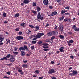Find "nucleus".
<instances>
[{
    "mask_svg": "<svg viewBox=\"0 0 79 79\" xmlns=\"http://www.w3.org/2000/svg\"><path fill=\"white\" fill-rule=\"evenodd\" d=\"M70 15V13H65L64 15Z\"/></svg>",
    "mask_w": 79,
    "mask_h": 79,
    "instance_id": "53",
    "label": "nucleus"
},
{
    "mask_svg": "<svg viewBox=\"0 0 79 79\" xmlns=\"http://www.w3.org/2000/svg\"><path fill=\"white\" fill-rule=\"evenodd\" d=\"M56 32V31L55 30H54L52 31V35L53 34V35H54V34H55Z\"/></svg>",
    "mask_w": 79,
    "mask_h": 79,
    "instance_id": "47",
    "label": "nucleus"
},
{
    "mask_svg": "<svg viewBox=\"0 0 79 79\" xmlns=\"http://www.w3.org/2000/svg\"><path fill=\"white\" fill-rule=\"evenodd\" d=\"M12 63H10V64H6V65L7 66H11L12 65Z\"/></svg>",
    "mask_w": 79,
    "mask_h": 79,
    "instance_id": "45",
    "label": "nucleus"
},
{
    "mask_svg": "<svg viewBox=\"0 0 79 79\" xmlns=\"http://www.w3.org/2000/svg\"><path fill=\"white\" fill-rule=\"evenodd\" d=\"M64 47H60V48L59 49V50H60L61 52L64 53Z\"/></svg>",
    "mask_w": 79,
    "mask_h": 79,
    "instance_id": "12",
    "label": "nucleus"
},
{
    "mask_svg": "<svg viewBox=\"0 0 79 79\" xmlns=\"http://www.w3.org/2000/svg\"><path fill=\"white\" fill-rule=\"evenodd\" d=\"M21 55L22 56H23L25 55V52L24 51H21Z\"/></svg>",
    "mask_w": 79,
    "mask_h": 79,
    "instance_id": "14",
    "label": "nucleus"
},
{
    "mask_svg": "<svg viewBox=\"0 0 79 79\" xmlns=\"http://www.w3.org/2000/svg\"><path fill=\"white\" fill-rule=\"evenodd\" d=\"M28 31H29V32H28V33H27V34H28V35L30 34V33H31V31H30V30H28Z\"/></svg>",
    "mask_w": 79,
    "mask_h": 79,
    "instance_id": "57",
    "label": "nucleus"
},
{
    "mask_svg": "<svg viewBox=\"0 0 79 79\" xmlns=\"http://www.w3.org/2000/svg\"><path fill=\"white\" fill-rule=\"evenodd\" d=\"M31 2L30 0H24L23 2V3L28 4Z\"/></svg>",
    "mask_w": 79,
    "mask_h": 79,
    "instance_id": "11",
    "label": "nucleus"
},
{
    "mask_svg": "<svg viewBox=\"0 0 79 79\" xmlns=\"http://www.w3.org/2000/svg\"><path fill=\"white\" fill-rule=\"evenodd\" d=\"M43 50L44 51H47L48 50V49H43Z\"/></svg>",
    "mask_w": 79,
    "mask_h": 79,
    "instance_id": "49",
    "label": "nucleus"
},
{
    "mask_svg": "<svg viewBox=\"0 0 79 79\" xmlns=\"http://www.w3.org/2000/svg\"><path fill=\"white\" fill-rule=\"evenodd\" d=\"M44 34L43 33H38L35 36V37L37 38H40Z\"/></svg>",
    "mask_w": 79,
    "mask_h": 79,
    "instance_id": "3",
    "label": "nucleus"
},
{
    "mask_svg": "<svg viewBox=\"0 0 79 79\" xmlns=\"http://www.w3.org/2000/svg\"><path fill=\"white\" fill-rule=\"evenodd\" d=\"M19 30V29L18 28H17L15 29V31H18Z\"/></svg>",
    "mask_w": 79,
    "mask_h": 79,
    "instance_id": "55",
    "label": "nucleus"
},
{
    "mask_svg": "<svg viewBox=\"0 0 79 79\" xmlns=\"http://www.w3.org/2000/svg\"><path fill=\"white\" fill-rule=\"evenodd\" d=\"M6 13H3V16L4 17H6Z\"/></svg>",
    "mask_w": 79,
    "mask_h": 79,
    "instance_id": "42",
    "label": "nucleus"
},
{
    "mask_svg": "<svg viewBox=\"0 0 79 79\" xmlns=\"http://www.w3.org/2000/svg\"><path fill=\"white\" fill-rule=\"evenodd\" d=\"M36 10H37V12H39L41 10V9L40 7H38L37 8Z\"/></svg>",
    "mask_w": 79,
    "mask_h": 79,
    "instance_id": "25",
    "label": "nucleus"
},
{
    "mask_svg": "<svg viewBox=\"0 0 79 79\" xmlns=\"http://www.w3.org/2000/svg\"><path fill=\"white\" fill-rule=\"evenodd\" d=\"M34 49H35L34 46H31V50H33Z\"/></svg>",
    "mask_w": 79,
    "mask_h": 79,
    "instance_id": "39",
    "label": "nucleus"
},
{
    "mask_svg": "<svg viewBox=\"0 0 79 79\" xmlns=\"http://www.w3.org/2000/svg\"><path fill=\"white\" fill-rule=\"evenodd\" d=\"M65 9H67L68 10H69V7H65Z\"/></svg>",
    "mask_w": 79,
    "mask_h": 79,
    "instance_id": "54",
    "label": "nucleus"
},
{
    "mask_svg": "<svg viewBox=\"0 0 79 79\" xmlns=\"http://www.w3.org/2000/svg\"><path fill=\"white\" fill-rule=\"evenodd\" d=\"M42 44V41H39L38 42V44L39 45H40Z\"/></svg>",
    "mask_w": 79,
    "mask_h": 79,
    "instance_id": "36",
    "label": "nucleus"
},
{
    "mask_svg": "<svg viewBox=\"0 0 79 79\" xmlns=\"http://www.w3.org/2000/svg\"><path fill=\"white\" fill-rule=\"evenodd\" d=\"M22 67L23 68H28V65L27 64H23V65H22Z\"/></svg>",
    "mask_w": 79,
    "mask_h": 79,
    "instance_id": "18",
    "label": "nucleus"
},
{
    "mask_svg": "<svg viewBox=\"0 0 79 79\" xmlns=\"http://www.w3.org/2000/svg\"><path fill=\"white\" fill-rule=\"evenodd\" d=\"M46 42H51V41L50 40H49L48 39H47L46 40Z\"/></svg>",
    "mask_w": 79,
    "mask_h": 79,
    "instance_id": "44",
    "label": "nucleus"
},
{
    "mask_svg": "<svg viewBox=\"0 0 79 79\" xmlns=\"http://www.w3.org/2000/svg\"><path fill=\"white\" fill-rule=\"evenodd\" d=\"M61 0H56V1L58 2H61Z\"/></svg>",
    "mask_w": 79,
    "mask_h": 79,
    "instance_id": "56",
    "label": "nucleus"
},
{
    "mask_svg": "<svg viewBox=\"0 0 79 79\" xmlns=\"http://www.w3.org/2000/svg\"><path fill=\"white\" fill-rule=\"evenodd\" d=\"M37 43V41H32V44H35Z\"/></svg>",
    "mask_w": 79,
    "mask_h": 79,
    "instance_id": "33",
    "label": "nucleus"
},
{
    "mask_svg": "<svg viewBox=\"0 0 79 79\" xmlns=\"http://www.w3.org/2000/svg\"><path fill=\"white\" fill-rule=\"evenodd\" d=\"M9 61L10 62L13 63L15 61V58H10L9 59Z\"/></svg>",
    "mask_w": 79,
    "mask_h": 79,
    "instance_id": "10",
    "label": "nucleus"
},
{
    "mask_svg": "<svg viewBox=\"0 0 79 79\" xmlns=\"http://www.w3.org/2000/svg\"><path fill=\"white\" fill-rule=\"evenodd\" d=\"M37 19H41V20H42L44 18L43 17H41L40 13H38V15L37 16Z\"/></svg>",
    "mask_w": 79,
    "mask_h": 79,
    "instance_id": "5",
    "label": "nucleus"
},
{
    "mask_svg": "<svg viewBox=\"0 0 79 79\" xmlns=\"http://www.w3.org/2000/svg\"><path fill=\"white\" fill-rule=\"evenodd\" d=\"M55 72L54 69H49L48 71V74L49 75L52 74Z\"/></svg>",
    "mask_w": 79,
    "mask_h": 79,
    "instance_id": "4",
    "label": "nucleus"
},
{
    "mask_svg": "<svg viewBox=\"0 0 79 79\" xmlns=\"http://www.w3.org/2000/svg\"><path fill=\"white\" fill-rule=\"evenodd\" d=\"M72 72L73 76H74L75 75H76L77 73V71H74V70H73Z\"/></svg>",
    "mask_w": 79,
    "mask_h": 79,
    "instance_id": "16",
    "label": "nucleus"
},
{
    "mask_svg": "<svg viewBox=\"0 0 79 79\" xmlns=\"http://www.w3.org/2000/svg\"><path fill=\"white\" fill-rule=\"evenodd\" d=\"M65 13V11H63V10H61V15H64V14Z\"/></svg>",
    "mask_w": 79,
    "mask_h": 79,
    "instance_id": "31",
    "label": "nucleus"
},
{
    "mask_svg": "<svg viewBox=\"0 0 79 79\" xmlns=\"http://www.w3.org/2000/svg\"><path fill=\"white\" fill-rule=\"evenodd\" d=\"M55 38V37L53 36H52L51 38V41H52L53 40V39H54V38Z\"/></svg>",
    "mask_w": 79,
    "mask_h": 79,
    "instance_id": "38",
    "label": "nucleus"
},
{
    "mask_svg": "<svg viewBox=\"0 0 79 79\" xmlns=\"http://www.w3.org/2000/svg\"><path fill=\"white\" fill-rule=\"evenodd\" d=\"M35 28L36 29L35 30V31H37L39 29H40L39 27V26H36L35 27Z\"/></svg>",
    "mask_w": 79,
    "mask_h": 79,
    "instance_id": "22",
    "label": "nucleus"
},
{
    "mask_svg": "<svg viewBox=\"0 0 79 79\" xmlns=\"http://www.w3.org/2000/svg\"><path fill=\"white\" fill-rule=\"evenodd\" d=\"M52 12V14H53V15H57V12L56 11L53 12Z\"/></svg>",
    "mask_w": 79,
    "mask_h": 79,
    "instance_id": "23",
    "label": "nucleus"
},
{
    "mask_svg": "<svg viewBox=\"0 0 79 79\" xmlns=\"http://www.w3.org/2000/svg\"><path fill=\"white\" fill-rule=\"evenodd\" d=\"M43 3L44 5H48L49 4L48 0H44Z\"/></svg>",
    "mask_w": 79,
    "mask_h": 79,
    "instance_id": "9",
    "label": "nucleus"
},
{
    "mask_svg": "<svg viewBox=\"0 0 79 79\" xmlns=\"http://www.w3.org/2000/svg\"><path fill=\"white\" fill-rule=\"evenodd\" d=\"M3 78L4 79H10V77H7V76H5L3 77Z\"/></svg>",
    "mask_w": 79,
    "mask_h": 79,
    "instance_id": "35",
    "label": "nucleus"
},
{
    "mask_svg": "<svg viewBox=\"0 0 79 79\" xmlns=\"http://www.w3.org/2000/svg\"><path fill=\"white\" fill-rule=\"evenodd\" d=\"M18 72L21 73L22 72V70H18Z\"/></svg>",
    "mask_w": 79,
    "mask_h": 79,
    "instance_id": "61",
    "label": "nucleus"
},
{
    "mask_svg": "<svg viewBox=\"0 0 79 79\" xmlns=\"http://www.w3.org/2000/svg\"><path fill=\"white\" fill-rule=\"evenodd\" d=\"M40 73V71L39 70H36L34 71V73L35 74H36V73L37 74H38Z\"/></svg>",
    "mask_w": 79,
    "mask_h": 79,
    "instance_id": "19",
    "label": "nucleus"
},
{
    "mask_svg": "<svg viewBox=\"0 0 79 79\" xmlns=\"http://www.w3.org/2000/svg\"><path fill=\"white\" fill-rule=\"evenodd\" d=\"M10 40H8V41H7V42L6 43V44H8L9 43H10Z\"/></svg>",
    "mask_w": 79,
    "mask_h": 79,
    "instance_id": "34",
    "label": "nucleus"
},
{
    "mask_svg": "<svg viewBox=\"0 0 79 79\" xmlns=\"http://www.w3.org/2000/svg\"><path fill=\"white\" fill-rule=\"evenodd\" d=\"M52 32H49L48 33H47V35L49 37L52 36Z\"/></svg>",
    "mask_w": 79,
    "mask_h": 79,
    "instance_id": "13",
    "label": "nucleus"
},
{
    "mask_svg": "<svg viewBox=\"0 0 79 79\" xmlns=\"http://www.w3.org/2000/svg\"><path fill=\"white\" fill-rule=\"evenodd\" d=\"M51 78L52 79H56V78L55 77H52Z\"/></svg>",
    "mask_w": 79,
    "mask_h": 79,
    "instance_id": "64",
    "label": "nucleus"
},
{
    "mask_svg": "<svg viewBox=\"0 0 79 79\" xmlns=\"http://www.w3.org/2000/svg\"><path fill=\"white\" fill-rule=\"evenodd\" d=\"M43 47L44 48H48V46H46V47L43 46Z\"/></svg>",
    "mask_w": 79,
    "mask_h": 79,
    "instance_id": "50",
    "label": "nucleus"
},
{
    "mask_svg": "<svg viewBox=\"0 0 79 79\" xmlns=\"http://www.w3.org/2000/svg\"><path fill=\"white\" fill-rule=\"evenodd\" d=\"M59 34V33H58V32H57V31H56L55 33H54V35H56V36H57Z\"/></svg>",
    "mask_w": 79,
    "mask_h": 79,
    "instance_id": "30",
    "label": "nucleus"
},
{
    "mask_svg": "<svg viewBox=\"0 0 79 79\" xmlns=\"http://www.w3.org/2000/svg\"><path fill=\"white\" fill-rule=\"evenodd\" d=\"M8 22L7 21H5L4 22V23L6 24L8 23Z\"/></svg>",
    "mask_w": 79,
    "mask_h": 79,
    "instance_id": "63",
    "label": "nucleus"
},
{
    "mask_svg": "<svg viewBox=\"0 0 79 79\" xmlns=\"http://www.w3.org/2000/svg\"><path fill=\"white\" fill-rule=\"evenodd\" d=\"M22 34V32H19V35H21V34Z\"/></svg>",
    "mask_w": 79,
    "mask_h": 79,
    "instance_id": "62",
    "label": "nucleus"
},
{
    "mask_svg": "<svg viewBox=\"0 0 79 79\" xmlns=\"http://www.w3.org/2000/svg\"><path fill=\"white\" fill-rule=\"evenodd\" d=\"M11 56L10 58H14V56L13 55H10V56Z\"/></svg>",
    "mask_w": 79,
    "mask_h": 79,
    "instance_id": "60",
    "label": "nucleus"
},
{
    "mask_svg": "<svg viewBox=\"0 0 79 79\" xmlns=\"http://www.w3.org/2000/svg\"><path fill=\"white\" fill-rule=\"evenodd\" d=\"M18 48L17 47H15L14 48V49L15 51H17Z\"/></svg>",
    "mask_w": 79,
    "mask_h": 79,
    "instance_id": "37",
    "label": "nucleus"
},
{
    "mask_svg": "<svg viewBox=\"0 0 79 79\" xmlns=\"http://www.w3.org/2000/svg\"><path fill=\"white\" fill-rule=\"evenodd\" d=\"M13 53L14 54H16V55H17L18 53V52H13Z\"/></svg>",
    "mask_w": 79,
    "mask_h": 79,
    "instance_id": "41",
    "label": "nucleus"
},
{
    "mask_svg": "<svg viewBox=\"0 0 79 79\" xmlns=\"http://www.w3.org/2000/svg\"><path fill=\"white\" fill-rule=\"evenodd\" d=\"M48 43H44L43 45L44 46H47L48 45Z\"/></svg>",
    "mask_w": 79,
    "mask_h": 79,
    "instance_id": "43",
    "label": "nucleus"
},
{
    "mask_svg": "<svg viewBox=\"0 0 79 79\" xmlns=\"http://www.w3.org/2000/svg\"><path fill=\"white\" fill-rule=\"evenodd\" d=\"M19 51H21V50L22 51H25L26 50V51H28L29 49L27 48V46L26 45H24V47L21 46L19 48Z\"/></svg>",
    "mask_w": 79,
    "mask_h": 79,
    "instance_id": "1",
    "label": "nucleus"
},
{
    "mask_svg": "<svg viewBox=\"0 0 79 79\" xmlns=\"http://www.w3.org/2000/svg\"><path fill=\"white\" fill-rule=\"evenodd\" d=\"M68 22L69 23H71V19H68Z\"/></svg>",
    "mask_w": 79,
    "mask_h": 79,
    "instance_id": "58",
    "label": "nucleus"
},
{
    "mask_svg": "<svg viewBox=\"0 0 79 79\" xmlns=\"http://www.w3.org/2000/svg\"><path fill=\"white\" fill-rule=\"evenodd\" d=\"M6 74H8L9 75H10V71H8L6 72Z\"/></svg>",
    "mask_w": 79,
    "mask_h": 79,
    "instance_id": "46",
    "label": "nucleus"
},
{
    "mask_svg": "<svg viewBox=\"0 0 79 79\" xmlns=\"http://www.w3.org/2000/svg\"><path fill=\"white\" fill-rule=\"evenodd\" d=\"M59 37L61 39H64V36L62 35H60L59 36Z\"/></svg>",
    "mask_w": 79,
    "mask_h": 79,
    "instance_id": "21",
    "label": "nucleus"
},
{
    "mask_svg": "<svg viewBox=\"0 0 79 79\" xmlns=\"http://www.w3.org/2000/svg\"><path fill=\"white\" fill-rule=\"evenodd\" d=\"M11 55L10 54H8L6 56V57H4L3 58H2L0 59V60H8V59L7 58H9L10 57Z\"/></svg>",
    "mask_w": 79,
    "mask_h": 79,
    "instance_id": "2",
    "label": "nucleus"
},
{
    "mask_svg": "<svg viewBox=\"0 0 79 79\" xmlns=\"http://www.w3.org/2000/svg\"><path fill=\"white\" fill-rule=\"evenodd\" d=\"M29 26L31 28H35V27L31 25H29Z\"/></svg>",
    "mask_w": 79,
    "mask_h": 79,
    "instance_id": "32",
    "label": "nucleus"
},
{
    "mask_svg": "<svg viewBox=\"0 0 79 79\" xmlns=\"http://www.w3.org/2000/svg\"><path fill=\"white\" fill-rule=\"evenodd\" d=\"M16 38L17 40H18L22 41L24 39V38L23 36H17L16 37Z\"/></svg>",
    "mask_w": 79,
    "mask_h": 79,
    "instance_id": "7",
    "label": "nucleus"
},
{
    "mask_svg": "<svg viewBox=\"0 0 79 79\" xmlns=\"http://www.w3.org/2000/svg\"><path fill=\"white\" fill-rule=\"evenodd\" d=\"M5 38L4 37H2V36H0V42H2L4 41Z\"/></svg>",
    "mask_w": 79,
    "mask_h": 79,
    "instance_id": "15",
    "label": "nucleus"
},
{
    "mask_svg": "<svg viewBox=\"0 0 79 79\" xmlns=\"http://www.w3.org/2000/svg\"><path fill=\"white\" fill-rule=\"evenodd\" d=\"M68 20H69V19L66 18L64 19L63 22H66V21H68Z\"/></svg>",
    "mask_w": 79,
    "mask_h": 79,
    "instance_id": "40",
    "label": "nucleus"
},
{
    "mask_svg": "<svg viewBox=\"0 0 79 79\" xmlns=\"http://www.w3.org/2000/svg\"><path fill=\"white\" fill-rule=\"evenodd\" d=\"M37 5V3L36 2H34L33 3V6H36V5Z\"/></svg>",
    "mask_w": 79,
    "mask_h": 79,
    "instance_id": "27",
    "label": "nucleus"
},
{
    "mask_svg": "<svg viewBox=\"0 0 79 79\" xmlns=\"http://www.w3.org/2000/svg\"><path fill=\"white\" fill-rule=\"evenodd\" d=\"M19 16V13H17L14 16L16 18H17Z\"/></svg>",
    "mask_w": 79,
    "mask_h": 79,
    "instance_id": "20",
    "label": "nucleus"
},
{
    "mask_svg": "<svg viewBox=\"0 0 79 79\" xmlns=\"http://www.w3.org/2000/svg\"><path fill=\"white\" fill-rule=\"evenodd\" d=\"M67 35L68 34H66V33H64V35L65 37L67 36Z\"/></svg>",
    "mask_w": 79,
    "mask_h": 79,
    "instance_id": "51",
    "label": "nucleus"
},
{
    "mask_svg": "<svg viewBox=\"0 0 79 79\" xmlns=\"http://www.w3.org/2000/svg\"><path fill=\"white\" fill-rule=\"evenodd\" d=\"M68 33L69 35H72L73 34L71 32H68Z\"/></svg>",
    "mask_w": 79,
    "mask_h": 79,
    "instance_id": "48",
    "label": "nucleus"
},
{
    "mask_svg": "<svg viewBox=\"0 0 79 79\" xmlns=\"http://www.w3.org/2000/svg\"><path fill=\"white\" fill-rule=\"evenodd\" d=\"M70 57L71 59H74V57L73 56H70Z\"/></svg>",
    "mask_w": 79,
    "mask_h": 79,
    "instance_id": "59",
    "label": "nucleus"
},
{
    "mask_svg": "<svg viewBox=\"0 0 79 79\" xmlns=\"http://www.w3.org/2000/svg\"><path fill=\"white\" fill-rule=\"evenodd\" d=\"M25 23H22L20 24V26L21 27H25Z\"/></svg>",
    "mask_w": 79,
    "mask_h": 79,
    "instance_id": "26",
    "label": "nucleus"
},
{
    "mask_svg": "<svg viewBox=\"0 0 79 79\" xmlns=\"http://www.w3.org/2000/svg\"><path fill=\"white\" fill-rule=\"evenodd\" d=\"M59 30L61 31V32H62L64 31V27L62 25H60L59 27Z\"/></svg>",
    "mask_w": 79,
    "mask_h": 79,
    "instance_id": "6",
    "label": "nucleus"
},
{
    "mask_svg": "<svg viewBox=\"0 0 79 79\" xmlns=\"http://www.w3.org/2000/svg\"><path fill=\"white\" fill-rule=\"evenodd\" d=\"M64 17L62 16V17L59 18V21H63L64 19Z\"/></svg>",
    "mask_w": 79,
    "mask_h": 79,
    "instance_id": "17",
    "label": "nucleus"
},
{
    "mask_svg": "<svg viewBox=\"0 0 79 79\" xmlns=\"http://www.w3.org/2000/svg\"><path fill=\"white\" fill-rule=\"evenodd\" d=\"M72 29H73L75 30V29L76 28H77V27H76V25H74L73 26H72Z\"/></svg>",
    "mask_w": 79,
    "mask_h": 79,
    "instance_id": "28",
    "label": "nucleus"
},
{
    "mask_svg": "<svg viewBox=\"0 0 79 79\" xmlns=\"http://www.w3.org/2000/svg\"><path fill=\"white\" fill-rule=\"evenodd\" d=\"M74 30L75 31H79V28H75Z\"/></svg>",
    "mask_w": 79,
    "mask_h": 79,
    "instance_id": "24",
    "label": "nucleus"
},
{
    "mask_svg": "<svg viewBox=\"0 0 79 79\" xmlns=\"http://www.w3.org/2000/svg\"><path fill=\"white\" fill-rule=\"evenodd\" d=\"M73 40H69V41H67L68 43V45L70 47V46L71 45V44H72L73 43Z\"/></svg>",
    "mask_w": 79,
    "mask_h": 79,
    "instance_id": "8",
    "label": "nucleus"
},
{
    "mask_svg": "<svg viewBox=\"0 0 79 79\" xmlns=\"http://www.w3.org/2000/svg\"><path fill=\"white\" fill-rule=\"evenodd\" d=\"M49 9H52L53 7H52V6H49Z\"/></svg>",
    "mask_w": 79,
    "mask_h": 79,
    "instance_id": "52",
    "label": "nucleus"
},
{
    "mask_svg": "<svg viewBox=\"0 0 79 79\" xmlns=\"http://www.w3.org/2000/svg\"><path fill=\"white\" fill-rule=\"evenodd\" d=\"M48 16H54V15H53V13L52 12V13H50V14L49 15H48Z\"/></svg>",
    "mask_w": 79,
    "mask_h": 79,
    "instance_id": "29",
    "label": "nucleus"
}]
</instances>
